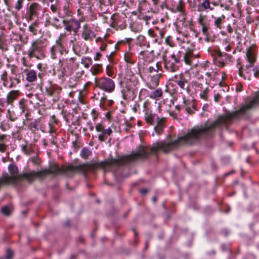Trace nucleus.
<instances>
[{
	"label": "nucleus",
	"mask_w": 259,
	"mask_h": 259,
	"mask_svg": "<svg viewBox=\"0 0 259 259\" xmlns=\"http://www.w3.org/2000/svg\"><path fill=\"white\" fill-rule=\"evenodd\" d=\"M238 114H222L219 118L210 124H205L204 126H194L186 135L179 137L174 141L166 143L163 141L154 143L151 148L140 146L139 148L129 155L123 156L119 159H108L103 162V166L109 167L112 170L117 171L124 165L137 160H144L149 158L150 153L157 154L158 151L167 153L176 148L180 144L193 145L197 143L200 139L208 138L212 136L215 128H223L228 123L229 118Z\"/></svg>",
	"instance_id": "f257e3e1"
},
{
	"label": "nucleus",
	"mask_w": 259,
	"mask_h": 259,
	"mask_svg": "<svg viewBox=\"0 0 259 259\" xmlns=\"http://www.w3.org/2000/svg\"><path fill=\"white\" fill-rule=\"evenodd\" d=\"M91 168V166L88 164H80L77 166L69 165L65 168L60 167L57 163L52 162L50 163L48 168L39 171H30L29 174H25L24 177L31 183L35 178L43 179L48 175L55 177L59 174L67 175L68 172H74L76 171L87 172Z\"/></svg>",
	"instance_id": "f03ea898"
},
{
	"label": "nucleus",
	"mask_w": 259,
	"mask_h": 259,
	"mask_svg": "<svg viewBox=\"0 0 259 259\" xmlns=\"http://www.w3.org/2000/svg\"><path fill=\"white\" fill-rule=\"evenodd\" d=\"M7 66L10 68V74L6 70L2 71L0 74V79L2 82L1 85L3 89H12L16 88L21 83L23 75L18 71V67L14 64H7Z\"/></svg>",
	"instance_id": "7ed1b4c3"
},
{
	"label": "nucleus",
	"mask_w": 259,
	"mask_h": 259,
	"mask_svg": "<svg viewBox=\"0 0 259 259\" xmlns=\"http://www.w3.org/2000/svg\"><path fill=\"white\" fill-rule=\"evenodd\" d=\"M47 46L46 39L37 38L33 40L27 51L28 58L30 59L34 58L37 60L45 59Z\"/></svg>",
	"instance_id": "20e7f679"
},
{
	"label": "nucleus",
	"mask_w": 259,
	"mask_h": 259,
	"mask_svg": "<svg viewBox=\"0 0 259 259\" xmlns=\"http://www.w3.org/2000/svg\"><path fill=\"white\" fill-rule=\"evenodd\" d=\"M39 90L44 96L52 98L53 102L58 101L61 98L62 88L57 84L53 83L49 80L47 84H44L42 81L38 84Z\"/></svg>",
	"instance_id": "39448f33"
},
{
	"label": "nucleus",
	"mask_w": 259,
	"mask_h": 259,
	"mask_svg": "<svg viewBox=\"0 0 259 259\" xmlns=\"http://www.w3.org/2000/svg\"><path fill=\"white\" fill-rule=\"evenodd\" d=\"M65 37V33H61L56 40L55 44L50 48V57L52 59H57L58 52L62 56L68 54L69 50L67 46Z\"/></svg>",
	"instance_id": "423d86ee"
},
{
	"label": "nucleus",
	"mask_w": 259,
	"mask_h": 259,
	"mask_svg": "<svg viewBox=\"0 0 259 259\" xmlns=\"http://www.w3.org/2000/svg\"><path fill=\"white\" fill-rule=\"evenodd\" d=\"M58 17H54L51 25L54 28L59 29L63 27L61 24L64 21L73 16V13L69 8L68 3H66L57 10Z\"/></svg>",
	"instance_id": "0eeeda50"
},
{
	"label": "nucleus",
	"mask_w": 259,
	"mask_h": 259,
	"mask_svg": "<svg viewBox=\"0 0 259 259\" xmlns=\"http://www.w3.org/2000/svg\"><path fill=\"white\" fill-rule=\"evenodd\" d=\"M189 78L184 73L175 74L171 77L170 80L175 82L180 88V93L191 95V90L189 82Z\"/></svg>",
	"instance_id": "6e6552de"
},
{
	"label": "nucleus",
	"mask_w": 259,
	"mask_h": 259,
	"mask_svg": "<svg viewBox=\"0 0 259 259\" xmlns=\"http://www.w3.org/2000/svg\"><path fill=\"white\" fill-rule=\"evenodd\" d=\"M139 82L138 80L130 79L126 82L125 87L122 90V96L125 100H133L135 99L139 93Z\"/></svg>",
	"instance_id": "1a4fd4ad"
},
{
	"label": "nucleus",
	"mask_w": 259,
	"mask_h": 259,
	"mask_svg": "<svg viewBox=\"0 0 259 259\" xmlns=\"http://www.w3.org/2000/svg\"><path fill=\"white\" fill-rule=\"evenodd\" d=\"M209 52L215 64L221 67H224L226 62L229 60L230 58L229 55L221 52L219 49H212Z\"/></svg>",
	"instance_id": "9d476101"
},
{
	"label": "nucleus",
	"mask_w": 259,
	"mask_h": 259,
	"mask_svg": "<svg viewBox=\"0 0 259 259\" xmlns=\"http://www.w3.org/2000/svg\"><path fill=\"white\" fill-rule=\"evenodd\" d=\"M95 83L97 88L107 93H112L115 90V84L114 81L107 77H103L99 79L96 78Z\"/></svg>",
	"instance_id": "9b49d317"
},
{
	"label": "nucleus",
	"mask_w": 259,
	"mask_h": 259,
	"mask_svg": "<svg viewBox=\"0 0 259 259\" xmlns=\"http://www.w3.org/2000/svg\"><path fill=\"white\" fill-rule=\"evenodd\" d=\"M259 105V92L257 93L253 98L248 102H245L239 110L235 111L228 112L227 113H245L246 112L250 110Z\"/></svg>",
	"instance_id": "f8f14e48"
},
{
	"label": "nucleus",
	"mask_w": 259,
	"mask_h": 259,
	"mask_svg": "<svg viewBox=\"0 0 259 259\" xmlns=\"http://www.w3.org/2000/svg\"><path fill=\"white\" fill-rule=\"evenodd\" d=\"M61 24L64 26V29L69 32L73 31L76 33L80 28V21L75 19L73 16L64 21Z\"/></svg>",
	"instance_id": "ddd939ff"
},
{
	"label": "nucleus",
	"mask_w": 259,
	"mask_h": 259,
	"mask_svg": "<svg viewBox=\"0 0 259 259\" xmlns=\"http://www.w3.org/2000/svg\"><path fill=\"white\" fill-rule=\"evenodd\" d=\"M197 11L198 12L213 11L214 7L219 6L218 1L212 0H197Z\"/></svg>",
	"instance_id": "4468645a"
},
{
	"label": "nucleus",
	"mask_w": 259,
	"mask_h": 259,
	"mask_svg": "<svg viewBox=\"0 0 259 259\" xmlns=\"http://www.w3.org/2000/svg\"><path fill=\"white\" fill-rule=\"evenodd\" d=\"M208 84V82L202 83L196 81L193 82V84L196 88L197 91L199 92L200 99L205 101H208L209 97L210 89Z\"/></svg>",
	"instance_id": "2eb2a0df"
},
{
	"label": "nucleus",
	"mask_w": 259,
	"mask_h": 259,
	"mask_svg": "<svg viewBox=\"0 0 259 259\" xmlns=\"http://www.w3.org/2000/svg\"><path fill=\"white\" fill-rule=\"evenodd\" d=\"M40 5L35 2L31 3L27 6V9L26 13V19L28 21H31L35 17H38V11Z\"/></svg>",
	"instance_id": "dca6fc26"
},
{
	"label": "nucleus",
	"mask_w": 259,
	"mask_h": 259,
	"mask_svg": "<svg viewBox=\"0 0 259 259\" xmlns=\"http://www.w3.org/2000/svg\"><path fill=\"white\" fill-rule=\"evenodd\" d=\"M198 23L201 27L203 35H207L208 32H211V20L207 16L200 14L198 18Z\"/></svg>",
	"instance_id": "f3484780"
},
{
	"label": "nucleus",
	"mask_w": 259,
	"mask_h": 259,
	"mask_svg": "<svg viewBox=\"0 0 259 259\" xmlns=\"http://www.w3.org/2000/svg\"><path fill=\"white\" fill-rule=\"evenodd\" d=\"M239 61L240 59L237 60V66L239 76L243 77L244 79L250 80L251 77V71L252 70L251 68L254 65L248 63L244 67L239 62Z\"/></svg>",
	"instance_id": "a211bd4d"
},
{
	"label": "nucleus",
	"mask_w": 259,
	"mask_h": 259,
	"mask_svg": "<svg viewBox=\"0 0 259 259\" xmlns=\"http://www.w3.org/2000/svg\"><path fill=\"white\" fill-rule=\"evenodd\" d=\"M183 105L182 108L187 111V113H194L197 110V105L195 100L187 99L185 95L183 96Z\"/></svg>",
	"instance_id": "6ab92c4d"
},
{
	"label": "nucleus",
	"mask_w": 259,
	"mask_h": 259,
	"mask_svg": "<svg viewBox=\"0 0 259 259\" xmlns=\"http://www.w3.org/2000/svg\"><path fill=\"white\" fill-rule=\"evenodd\" d=\"M139 59L142 60L144 65L148 64L153 62L155 59V54L154 51H141L139 55Z\"/></svg>",
	"instance_id": "aec40b11"
},
{
	"label": "nucleus",
	"mask_w": 259,
	"mask_h": 259,
	"mask_svg": "<svg viewBox=\"0 0 259 259\" xmlns=\"http://www.w3.org/2000/svg\"><path fill=\"white\" fill-rule=\"evenodd\" d=\"M162 75V73L149 75L147 76V87L151 90L154 89L159 85L160 78Z\"/></svg>",
	"instance_id": "412c9836"
},
{
	"label": "nucleus",
	"mask_w": 259,
	"mask_h": 259,
	"mask_svg": "<svg viewBox=\"0 0 259 259\" xmlns=\"http://www.w3.org/2000/svg\"><path fill=\"white\" fill-rule=\"evenodd\" d=\"M170 12L174 13H180L183 18L185 20L186 17V3L184 0H178L175 7L171 9Z\"/></svg>",
	"instance_id": "4be33fe9"
},
{
	"label": "nucleus",
	"mask_w": 259,
	"mask_h": 259,
	"mask_svg": "<svg viewBox=\"0 0 259 259\" xmlns=\"http://www.w3.org/2000/svg\"><path fill=\"white\" fill-rule=\"evenodd\" d=\"M5 4L15 11L19 12L24 5L25 0H4Z\"/></svg>",
	"instance_id": "5701e85b"
},
{
	"label": "nucleus",
	"mask_w": 259,
	"mask_h": 259,
	"mask_svg": "<svg viewBox=\"0 0 259 259\" xmlns=\"http://www.w3.org/2000/svg\"><path fill=\"white\" fill-rule=\"evenodd\" d=\"M96 36L95 33L88 24L83 25L81 37L84 40L92 41Z\"/></svg>",
	"instance_id": "b1692460"
},
{
	"label": "nucleus",
	"mask_w": 259,
	"mask_h": 259,
	"mask_svg": "<svg viewBox=\"0 0 259 259\" xmlns=\"http://www.w3.org/2000/svg\"><path fill=\"white\" fill-rule=\"evenodd\" d=\"M75 60V57L63 58L62 59H59V63L61 64L62 65H64V67L67 68L68 70H73L76 66ZM78 66L79 64H77V68H78Z\"/></svg>",
	"instance_id": "393cba45"
},
{
	"label": "nucleus",
	"mask_w": 259,
	"mask_h": 259,
	"mask_svg": "<svg viewBox=\"0 0 259 259\" xmlns=\"http://www.w3.org/2000/svg\"><path fill=\"white\" fill-rule=\"evenodd\" d=\"M19 90H11L7 95L6 102L7 105L13 106V102L16 100L20 95Z\"/></svg>",
	"instance_id": "a878e982"
},
{
	"label": "nucleus",
	"mask_w": 259,
	"mask_h": 259,
	"mask_svg": "<svg viewBox=\"0 0 259 259\" xmlns=\"http://www.w3.org/2000/svg\"><path fill=\"white\" fill-rule=\"evenodd\" d=\"M143 70L145 73L147 75V76L149 75L162 73V70L160 69L159 62H157L154 66H148L146 65V67H143Z\"/></svg>",
	"instance_id": "bb28decb"
},
{
	"label": "nucleus",
	"mask_w": 259,
	"mask_h": 259,
	"mask_svg": "<svg viewBox=\"0 0 259 259\" xmlns=\"http://www.w3.org/2000/svg\"><path fill=\"white\" fill-rule=\"evenodd\" d=\"M211 18L213 20V25L215 28L221 30L224 27L223 25L226 19V16L224 14H223L219 17L212 15Z\"/></svg>",
	"instance_id": "cd10ccee"
},
{
	"label": "nucleus",
	"mask_w": 259,
	"mask_h": 259,
	"mask_svg": "<svg viewBox=\"0 0 259 259\" xmlns=\"http://www.w3.org/2000/svg\"><path fill=\"white\" fill-rule=\"evenodd\" d=\"M183 60L185 63L187 65H191L192 60L195 58L194 50L190 48H187L186 52L183 54Z\"/></svg>",
	"instance_id": "c85d7f7f"
},
{
	"label": "nucleus",
	"mask_w": 259,
	"mask_h": 259,
	"mask_svg": "<svg viewBox=\"0 0 259 259\" xmlns=\"http://www.w3.org/2000/svg\"><path fill=\"white\" fill-rule=\"evenodd\" d=\"M24 72L25 73L26 80L27 82L32 83L37 80V73L36 71L25 68L24 69Z\"/></svg>",
	"instance_id": "c756f323"
},
{
	"label": "nucleus",
	"mask_w": 259,
	"mask_h": 259,
	"mask_svg": "<svg viewBox=\"0 0 259 259\" xmlns=\"http://www.w3.org/2000/svg\"><path fill=\"white\" fill-rule=\"evenodd\" d=\"M145 117V120L148 123L151 125H157V124L164 121L163 118H160L157 114H146Z\"/></svg>",
	"instance_id": "7c9ffc66"
},
{
	"label": "nucleus",
	"mask_w": 259,
	"mask_h": 259,
	"mask_svg": "<svg viewBox=\"0 0 259 259\" xmlns=\"http://www.w3.org/2000/svg\"><path fill=\"white\" fill-rule=\"evenodd\" d=\"M164 64L165 69L170 72H176L179 69V66L177 64L168 59H164Z\"/></svg>",
	"instance_id": "2f4dec72"
},
{
	"label": "nucleus",
	"mask_w": 259,
	"mask_h": 259,
	"mask_svg": "<svg viewBox=\"0 0 259 259\" xmlns=\"http://www.w3.org/2000/svg\"><path fill=\"white\" fill-rule=\"evenodd\" d=\"M97 99H99L98 97H97ZM100 100V106L103 110H107L106 113H112L111 111L109 110L107 105H111L113 104L112 101L107 100L106 97H101L99 99Z\"/></svg>",
	"instance_id": "473e14b6"
},
{
	"label": "nucleus",
	"mask_w": 259,
	"mask_h": 259,
	"mask_svg": "<svg viewBox=\"0 0 259 259\" xmlns=\"http://www.w3.org/2000/svg\"><path fill=\"white\" fill-rule=\"evenodd\" d=\"M96 42L99 46L101 51L104 52L108 50L109 44H113V42H108L104 38L99 37L96 38Z\"/></svg>",
	"instance_id": "72a5a7b5"
},
{
	"label": "nucleus",
	"mask_w": 259,
	"mask_h": 259,
	"mask_svg": "<svg viewBox=\"0 0 259 259\" xmlns=\"http://www.w3.org/2000/svg\"><path fill=\"white\" fill-rule=\"evenodd\" d=\"M111 18L112 20V22L110 24L111 27L115 29L119 28L120 29L125 28L126 24L119 25L120 18L117 15H112Z\"/></svg>",
	"instance_id": "f704fd0d"
},
{
	"label": "nucleus",
	"mask_w": 259,
	"mask_h": 259,
	"mask_svg": "<svg viewBox=\"0 0 259 259\" xmlns=\"http://www.w3.org/2000/svg\"><path fill=\"white\" fill-rule=\"evenodd\" d=\"M124 60L127 64V67H129L130 65L135 64L136 61V59L134 53L130 51L126 52L124 53Z\"/></svg>",
	"instance_id": "c9c22d12"
},
{
	"label": "nucleus",
	"mask_w": 259,
	"mask_h": 259,
	"mask_svg": "<svg viewBox=\"0 0 259 259\" xmlns=\"http://www.w3.org/2000/svg\"><path fill=\"white\" fill-rule=\"evenodd\" d=\"M92 0H78L80 9L78 11L81 10H85L88 11H90L92 8L91 5Z\"/></svg>",
	"instance_id": "e433bc0d"
},
{
	"label": "nucleus",
	"mask_w": 259,
	"mask_h": 259,
	"mask_svg": "<svg viewBox=\"0 0 259 259\" xmlns=\"http://www.w3.org/2000/svg\"><path fill=\"white\" fill-rule=\"evenodd\" d=\"M39 20H35L29 25L28 28V31L33 35H36L37 34V32L39 29Z\"/></svg>",
	"instance_id": "4c0bfd02"
},
{
	"label": "nucleus",
	"mask_w": 259,
	"mask_h": 259,
	"mask_svg": "<svg viewBox=\"0 0 259 259\" xmlns=\"http://www.w3.org/2000/svg\"><path fill=\"white\" fill-rule=\"evenodd\" d=\"M246 58L248 63L254 65L256 61V58L253 51L250 48L247 49L246 52Z\"/></svg>",
	"instance_id": "58836bf2"
},
{
	"label": "nucleus",
	"mask_w": 259,
	"mask_h": 259,
	"mask_svg": "<svg viewBox=\"0 0 259 259\" xmlns=\"http://www.w3.org/2000/svg\"><path fill=\"white\" fill-rule=\"evenodd\" d=\"M27 100L22 98L19 102V107L21 110V113H29V110L27 107Z\"/></svg>",
	"instance_id": "ea45409f"
},
{
	"label": "nucleus",
	"mask_w": 259,
	"mask_h": 259,
	"mask_svg": "<svg viewBox=\"0 0 259 259\" xmlns=\"http://www.w3.org/2000/svg\"><path fill=\"white\" fill-rule=\"evenodd\" d=\"M218 3L219 6L227 11L230 10L233 4L232 0H218Z\"/></svg>",
	"instance_id": "a19ab883"
},
{
	"label": "nucleus",
	"mask_w": 259,
	"mask_h": 259,
	"mask_svg": "<svg viewBox=\"0 0 259 259\" xmlns=\"http://www.w3.org/2000/svg\"><path fill=\"white\" fill-rule=\"evenodd\" d=\"M61 3L60 0H55L50 3V8L53 13H57V10L61 7Z\"/></svg>",
	"instance_id": "79ce46f5"
},
{
	"label": "nucleus",
	"mask_w": 259,
	"mask_h": 259,
	"mask_svg": "<svg viewBox=\"0 0 259 259\" xmlns=\"http://www.w3.org/2000/svg\"><path fill=\"white\" fill-rule=\"evenodd\" d=\"M205 74L208 77V78L206 79V82H207V81L209 82L211 80H213L218 75V72L215 69H212L210 70L206 71Z\"/></svg>",
	"instance_id": "37998d69"
},
{
	"label": "nucleus",
	"mask_w": 259,
	"mask_h": 259,
	"mask_svg": "<svg viewBox=\"0 0 259 259\" xmlns=\"http://www.w3.org/2000/svg\"><path fill=\"white\" fill-rule=\"evenodd\" d=\"M91 71L94 75L99 74L103 71L102 65L101 64H95L91 67Z\"/></svg>",
	"instance_id": "c03bdc74"
},
{
	"label": "nucleus",
	"mask_w": 259,
	"mask_h": 259,
	"mask_svg": "<svg viewBox=\"0 0 259 259\" xmlns=\"http://www.w3.org/2000/svg\"><path fill=\"white\" fill-rule=\"evenodd\" d=\"M0 50L3 52H6L9 50L6 38L1 35H0Z\"/></svg>",
	"instance_id": "a18cd8bd"
},
{
	"label": "nucleus",
	"mask_w": 259,
	"mask_h": 259,
	"mask_svg": "<svg viewBox=\"0 0 259 259\" xmlns=\"http://www.w3.org/2000/svg\"><path fill=\"white\" fill-rule=\"evenodd\" d=\"M141 108H142V111L144 112L145 113H152V112L151 104L148 101L145 102Z\"/></svg>",
	"instance_id": "49530a36"
},
{
	"label": "nucleus",
	"mask_w": 259,
	"mask_h": 259,
	"mask_svg": "<svg viewBox=\"0 0 259 259\" xmlns=\"http://www.w3.org/2000/svg\"><path fill=\"white\" fill-rule=\"evenodd\" d=\"M162 90L161 89H157L151 93L150 97L152 99H158L162 96Z\"/></svg>",
	"instance_id": "de8ad7c7"
},
{
	"label": "nucleus",
	"mask_w": 259,
	"mask_h": 259,
	"mask_svg": "<svg viewBox=\"0 0 259 259\" xmlns=\"http://www.w3.org/2000/svg\"><path fill=\"white\" fill-rule=\"evenodd\" d=\"M92 154V151L87 148H83L80 151V155L81 157L87 159Z\"/></svg>",
	"instance_id": "09e8293b"
},
{
	"label": "nucleus",
	"mask_w": 259,
	"mask_h": 259,
	"mask_svg": "<svg viewBox=\"0 0 259 259\" xmlns=\"http://www.w3.org/2000/svg\"><path fill=\"white\" fill-rule=\"evenodd\" d=\"M81 63L83 65L85 68H88L92 64V59L89 57H83L81 59Z\"/></svg>",
	"instance_id": "8fccbe9b"
},
{
	"label": "nucleus",
	"mask_w": 259,
	"mask_h": 259,
	"mask_svg": "<svg viewBox=\"0 0 259 259\" xmlns=\"http://www.w3.org/2000/svg\"><path fill=\"white\" fill-rule=\"evenodd\" d=\"M181 53L179 51L177 54H172L171 55V59L169 60L176 64L179 63L181 61Z\"/></svg>",
	"instance_id": "3c124183"
},
{
	"label": "nucleus",
	"mask_w": 259,
	"mask_h": 259,
	"mask_svg": "<svg viewBox=\"0 0 259 259\" xmlns=\"http://www.w3.org/2000/svg\"><path fill=\"white\" fill-rule=\"evenodd\" d=\"M178 2V0H169L168 4L165 5V8L169 11H171V9L175 7V5Z\"/></svg>",
	"instance_id": "603ef678"
},
{
	"label": "nucleus",
	"mask_w": 259,
	"mask_h": 259,
	"mask_svg": "<svg viewBox=\"0 0 259 259\" xmlns=\"http://www.w3.org/2000/svg\"><path fill=\"white\" fill-rule=\"evenodd\" d=\"M164 92L169 93L171 96L175 97L176 94L178 92V90L176 89H170L169 87L166 85Z\"/></svg>",
	"instance_id": "864d4df0"
},
{
	"label": "nucleus",
	"mask_w": 259,
	"mask_h": 259,
	"mask_svg": "<svg viewBox=\"0 0 259 259\" xmlns=\"http://www.w3.org/2000/svg\"><path fill=\"white\" fill-rule=\"evenodd\" d=\"M82 45V42L78 41L75 45H74L72 47V50L75 54L80 56V52L78 50L77 47L80 46Z\"/></svg>",
	"instance_id": "5fc2aeb1"
},
{
	"label": "nucleus",
	"mask_w": 259,
	"mask_h": 259,
	"mask_svg": "<svg viewBox=\"0 0 259 259\" xmlns=\"http://www.w3.org/2000/svg\"><path fill=\"white\" fill-rule=\"evenodd\" d=\"M2 213L6 215H9L11 212V208L10 206H4L2 208Z\"/></svg>",
	"instance_id": "6e6d98bb"
},
{
	"label": "nucleus",
	"mask_w": 259,
	"mask_h": 259,
	"mask_svg": "<svg viewBox=\"0 0 259 259\" xmlns=\"http://www.w3.org/2000/svg\"><path fill=\"white\" fill-rule=\"evenodd\" d=\"M163 122V121H162L161 122H160L159 123H158L157 125H156L154 126V129L155 131L158 134H160L162 132V131Z\"/></svg>",
	"instance_id": "4d7b16f0"
},
{
	"label": "nucleus",
	"mask_w": 259,
	"mask_h": 259,
	"mask_svg": "<svg viewBox=\"0 0 259 259\" xmlns=\"http://www.w3.org/2000/svg\"><path fill=\"white\" fill-rule=\"evenodd\" d=\"M106 74L108 76L112 77L113 76V69L112 66L108 65L106 66Z\"/></svg>",
	"instance_id": "13d9d810"
},
{
	"label": "nucleus",
	"mask_w": 259,
	"mask_h": 259,
	"mask_svg": "<svg viewBox=\"0 0 259 259\" xmlns=\"http://www.w3.org/2000/svg\"><path fill=\"white\" fill-rule=\"evenodd\" d=\"M40 120L39 119H35L32 125L33 127L37 130H38L40 128Z\"/></svg>",
	"instance_id": "bf43d9fd"
},
{
	"label": "nucleus",
	"mask_w": 259,
	"mask_h": 259,
	"mask_svg": "<svg viewBox=\"0 0 259 259\" xmlns=\"http://www.w3.org/2000/svg\"><path fill=\"white\" fill-rule=\"evenodd\" d=\"M7 105V102H5L2 99H0V112H4L5 108Z\"/></svg>",
	"instance_id": "052dcab7"
},
{
	"label": "nucleus",
	"mask_w": 259,
	"mask_h": 259,
	"mask_svg": "<svg viewBox=\"0 0 259 259\" xmlns=\"http://www.w3.org/2000/svg\"><path fill=\"white\" fill-rule=\"evenodd\" d=\"M21 63L23 66L26 67V68L29 69L31 67V63H28V62L26 60V59L25 57H23L21 59Z\"/></svg>",
	"instance_id": "680f3d73"
},
{
	"label": "nucleus",
	"mask_w": 259,
	"mask_h": 259,
	"mask_svg": "<svg viewBox=\"0 0 259 259\" xmlns=\"http://www.w3.org/2000/svg\"><path fill=\"white\" fill-rule=\"evenodd\" d=\"M13 256V252L10 249H7L6 250V254L5 258L6 259H11Z\"/></svg>",
	"instance_id": "e2e57ef3"
},
{
	"label": "nucleus",
	"mask_w": 259,
	"mask_h": 259,
	"mask_svg": "<svg viewBox=\"0 0 259 259\" xmlns=\"http://www.w3.org/2000/svg\"><path fill=\"white\" fill-rule=\"evenodd\" d=\"M106 134H104V131L101 132V134L98 136V139L100 141H105L106 138L107 137Z\"/></svg>",
	"instance_id": "0e129e2a"
},
{
	"label": "nucleus",
	"mask_w": 259,
	"mask_h": 259,
	"mask_svg": "<svg viewBox=\"0 0 259 259\" xmlns=\"http://www.w3.org/2000/svg\"><path fill=\"white\" fill-rule=\"evenodd\" d=\"M22 150L25 154H26L27 155L30 154L31 149H30V147H29L27 146H23L22 148Z\"/></svg>",
	"instance_id": "69168bd1"
},
{
	"label": "nucleus",
	"mask_w": 259,
	"mask_h": 259,
	"mask_svg": "<svg viewBox=\"0 0 259 259\" xmlns=\"http://www.w3.org/2000/svg\"><path fill=\"white\" fill-rule=\"evenodd\" d=\"M117 108H119V111L122 113H124L126 111L125 109V107L123 104L122 102H121L119 106L117 107Z\"/></svg>",
	"instance_id": "338daca9"
},
{
	"label": "nucleus",
	"mask_w": 259,
	"mask_h": 259,
	"mask_svg": "<svg viewBox=\"0 0 259 259\" xmlns=\"http://www.w3.org/2000/svg\"><path fill=\"white\" fill-rule=\"evenodd\" d=\"M96 130L98 132H102L104 130V127L102 124L98 123L96 125Z\"/></svg>",
	"instance_id": "774afa93"
}]
</instances>
